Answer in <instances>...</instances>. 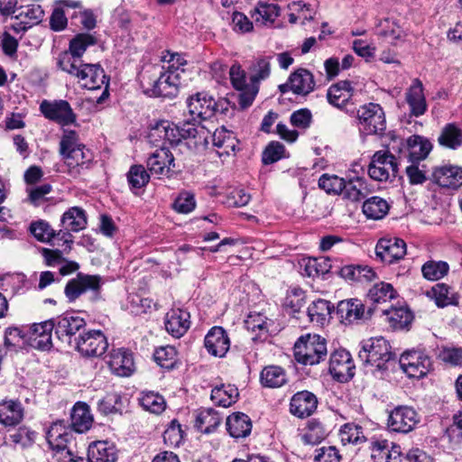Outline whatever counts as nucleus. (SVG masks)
<instances>
[{
	"label": "nucleus",
	"mask_w": 462,
	"mask_h": 462,
	"mask_svg": "<svg viewBox=\"0 0 462 462\" xmlns=\"http://www.w3.org/2000/svg\"><path fill=\"white\" fill-rule=\"evenodd\" d=\"M60 153L65 160L68 173L76 178L88 170L93 162L92 151L79 142L74 130H65L60 142Z\"/></svg>",
	"instance_id": "1"
},
{
	"label": "nucleus",
	"mask_w": 462,
	"mask_h": 462,
	"mask_svg": "<svg viewBox=\"0 0 462 462\" xmlns=\"http://www.w3.org/2000/svg\"><path fill=\"white\" fill-rule=\"evenodd\" d=\"M358 357L365 365H371L374 369V374L378 372L382 374L389 369V365L395 358L389 342L383 337H370L360 342Z\"/></svg>",
	"instance_id": "2"
},
{
	"label": "nucleus",
	"mask_w": 462,
	"mask_h": 462,
	"mask_svg": "<svg viewBox=\"0 0 462 462\" xmlns=\"http://www.w3.org/2000/svg\"><path fill=\"white\" fill-rule=\"evenodd\" d=\"M294 358L304 365H314L325 360L328 349L326 339L319 335L308 334L294 344Z\"/></svg>",
	"instance_id": "3"
},
{
	"label": "nucleus",
	"mask_w": 462,
	"mask_h": 462,
	"mask_svg": "<svg viewBox=\"0 0 462 462\" xmlns=\"http://www.w3.org/2000/svg\"><path fill=\"white\" fill-rule=\"evenodd\" d=\"M55 325V337L64 346L73 347L78 341V333H83L86 320L77 312H65L53 318Z\"/></svg>",
	"instance_id": "4"
},
{
	"label": "nucleus",
	"mask_w": 462,
	"mask_h": 462,
	"mask_svg": "<svg viewBox=\"0 0 462 462\" xmlns=\"http://www.w3.org/2000/svg\"><path fill=\"white\" fill-rule=\"evenodd\" d=\"M47 442L58 461L73 456V434L64 420L53 422L46 433Z\"/></svg>",
	"instance_id": "5"
},
{
	"label": "nucleus",
	"mask_w": 462,
	"mask_h": 462,
	"mask_svg": "<svg viewBox=\"0 0 462 462\" xmlns=\"http://www.w3.org/2000/svg\"><path fill=\"white\" fill-rule=\"evenodd\" d=\"M356 119L363 134H380L386 128L385 116L379 104L369 103L356 110Z\"/></svg>",
	"instance_id": "6"
},
{
	"label": "nucleus",
	"mask_w": 462,
	"mask_h": 462,
	"mask_svg": "<svg viewBox=\"0 0 462 462\" xmlns=\"http://www.w3.org/2000/svg\"><path fill=\"white\" fill-rule=\"evenodd\" d=\"M399 364L402 371L411 378H422L432 368L431 358L421 349L405 351Z\"/></svg>",
	"instance_id": "7"
},
{
	"label": "nucleus",
	"mask_w": 462,
	"mask_h": 462,
	"mask_svg": "<svg viewBox=\"0 0 462 462\" xmlns=\"http://www.w3.org/2000/svg\"><path fill=\"white\" fill-rule=\"evenodd\" d=\"M107 347L106 337L101 330L94 329L79 333L78 341L72 348L85 357H100L106 353Z\"/></svg>",
	"instance_id": "8"
},
{
	"label": "nucleus",
	"mask_w": 462,
	"mask_h": 462,
	"mask_svg": "<svg viewBox=\"0 0 462 462\" xmlns=\"http://www.w3.org/2000/svg\"><path fill=\"white\" fill-rule=\"evenodd\" d=\"M101 284V276L79 273L75 278L68 281L64 288V293L69 302H74L88 291L94 293V299L96 300L99 293Z\"/></svg>",
	"instance_id": "9"
},
{
	"label": "nucleus",
	"mask_w": 462,
	"mask_h": 462,
	"mask_svg": "<svg viewBox=\"0 0 462 462\" xmlns=\"http://www.w3.org/2000/svg\"><path fill=\"white\" fill-rule=\"evenodd\" d=\"M40 110L45 118L62 126L75 125L77 122V115L69 103L63 99L43 100L40 105Z\"/></svg>",
	"instance_id": "10"
},
{
	"label": "nucleus",
	"mask_w": 462,
	"mask_h": 462,
	"mask_svg": "<svg viewBox=\"0 0 462 462\" xmlns=\"http://www.w3.org/2000/svg\"><path fill=\"white\" fill-rule=\"evenodd\" d=\"M419 421V415L412 407L400 405L390 412L387 426L392 431L408 433L415 428Z\"/></svg>",
	"instance_id": "11"
},
{
	"label": "nucleus",
	"mask_w": 462,
	"mask_h": 462,
	"mask_svg": "<svg viewBox=\"0 0 462 462\" xmlns=\"http://www.w3.org/2000/svg\"><path fill=\"white\" fill-rule=\"evenodd\" d=\"M355 368L352 356L346 349H337L330 355L328 371L337 381L346 383L351 380Z\"/></svg>",
	"instance_id": "12"
},
{
	"label": "nucleus",
	"mask_w": 462,
	"mask_h": 462,
	"mask_svg": "<svg viewBox=\"0 0 462 462\" xmlns=\"http://www.w3.org/2000/svg\"><path fill=\"white\" fill-rule=\"evenodd\" d=\"M146 166L151 174L171 177L176 171L175 159L169 148L164 143L153 152L146 161Z\"/></svg>",
	"instance_id": "13"
},
{
	"label": "nucleus",
	"mask_w": 462,
	"mask_h": 462,
	"mask_svg": "<svg viewBox=\"0 0 462 462\" xmlns=\"http://www.w3.org/2000/svg\"><path fill=\"white\" fill-rule=\"evenodd\" d=\"M180 85V74L170 69L162 73L152 88L147 89L145 93L153 97L173 98L179 93Z\"/></svg>",
	"instance_id": "14"
},
{
	"label": "nucleus",
	"mask_w": 462,
	"mask_h": 462,
	"mask_svg": "<svg viewBox=\"0 0 462 462\" xmlns=\"http://www.w3.org/2000/svg\"><path fill=\"white\" fill-rule=\"evenodd\" d=\"M375 254L382 263L392 264L406 254V244L397 237L381 238L376 244Z\"/></svg>",
	"instance_id": "15"
},
{
	"label": "nucleus",
	"mask_w": 462,
	"mask_h": 462,
	"mask_svg": "<svg viewBox=\"0 0 462 462\" xmlns=\"http://www.w3.org/2000/svg\"><path fill=\"white\" fill-rule=\"evenodd\" d=\"M373 310L365 308L362 300L358 299L344 300L337 303L336 313L344 324H353L364 319H369L372 316Z\"/></svg>",
	"instance_id": "16"
},
{
	"label": "nucleus",
	"mask_w": 462,
	"mask_h": 462,
	"mask_svg": "<svg viewBox=\"0 0 462 462\" xmlns=\"http://www.w3.org/2000/svg\"><path fill=\"white\" fill-rule=\"evenodd\" d=\"M354 88L349 80H340L331 85L327 92V98L330 105L346 111L351 115L356 113V108L349 109L348 105L351 103Z\"/></svg>",
	"instance_id": "17"
},
{
	"label": "nucleus",
	"mask_w": 462,
	"mask_h": 462,
	"mask_svg": "<svg viewBox=\"0 0 462 462\" xmlns=\"http://www.w3.org/2000/svg\"><path fill=\"white\" fill-rule=\"evenodd\" d=\"M215 99L205 92L191 96L187 100L188 113L193 121H202L213 117Z\"/></svg>",
	"instance_id": "18"
},
{
	"label": "nucleus",
	"mask_w": 462,
	"mask_h": 462,
	"mask_svg": "<svg viewBox=\"0 0 462 462\" xmlns=\"http://www.w3.org/2000/svg\"><path fill=\"white\" fill-rule=\"evenodd\" d=\"M204 346L211 356L224 357L230 348V339L222 327L215 326L207 333Z\"/></svg>",
	"instance_id": "19"
},
{
	"label": "nucleus",
	"mask_w": 462,
	"mask_h": 462,
	"mask_svg": "<svg viewBox=\"0 0 462 462\" xmlns=\"http://www.w3.org/2000/svg\"><path fill=\"white\" fill-rule=\"evenodd\" d=\"M432 180L443 188L456 189L462 186V168L451 164L437 166L432 171Z\"/></svg>",
	"instance_id": "20"
},
{
	"label": "nucleus",
	"mask_w": 462,
	"mask_h": 462,
	"mask_svg": "<svg viewBox=\"0 0 462 462\" xmlns=\"http://www.w3.org/2000/svg\"><path fill=\"white\" fill-rule=\"evenodd\" d=\"M405 100L409 105L411 116L419 117L426 113L428 106L420 79H414L412 80L411 85L406 90Z\"/></svg>",
	"instance_id": "21"
},
{
	"label": "nucleus",
	"mask_w": 462,
	"mask_h": 462,
	"mask_svg": "<svg viewBox=\"0 0 462 462\" xmlns=\"http://www.w3.org/2000/svg\"><path fill=\"white\" fill-rule=\"evenodd\" d=\"M318 399L309 391L296 393L291 399L290 411L298 418H307L317 409Z\"/></svg>",
	"instance_id": "22"
},
{
	"label": "nucleus",
	"mask_w": 462,
	"mask_h": 462,
	"mask_svg": "<svg viewBox=\"0 0 462 462\" xmlns=\"http://www.w3.org/2000/svg\"><path fill=\"white\" fill-rule=\"evenodd\" d=\"M111 372L118 376H130L134 370L133 354L124 348L113 350L107 362Z\"/></svg>",
	"instance_id": "23"
},
{
	"label": "nucleus",
	"mask_w": 462,
	"mask_h": 462,
	"mask_svg": "<svg viewBox=\"0 0 462 462\" xmlns=\"http://www.w3.org/2000/svg\"><path fill=\"white\" fill-rule=\"evenodd\" d=\"M190 315L181 309L171 310L166 314L165 329L174 337H182L189 328Z\"/></svg>",
	"instance_id": "24"
},
{
	"label": "nucleus",
	"mask_w": 462,
	"mask_h": 462,
	"mask_svg": "<svg viewBox=\"0 0 462 462\" xmlns=\"http://www.w3.org/2000/svg\"><path fill=\"white\" fill-rule=\"evenodd\" d=\"M24 418V408L19 400H3L0 402V424L14 427Z\"/></svg>",
	"instance_id": "25"
},
{
	"label": "nucleus",
	"mask_w": 462,
	"mask_h": 462,
	"mask_svg": "<svg viewBox=\"0 0 462 462\" xmlns=\"http://www.w3.org/2000/svg\"><path fill=\"white\" fill-rule=\"evenodd\" d=\"M212 143L219 157L235 154L239 141L234 133L225 127L217 128L212 134Z\"/></svg>",
	"instance_id": "26"
},
{
	"label": "nucleus",
	"mask_w": 462,
	"mask_h": 462,
	"mask_svg": "<svg viewBox=\"0 0 462 462\" xmlns=\"http://www.w3.org/2000/svg\"><path fill=\"white\" fill-rule=\"evenodd\" d=\"M93 423V415L86 402H78L74 404L70 413V430L78 433L88 431Z\"/></svg>",
	"instance_id": "27"
},
{
	"label": "nucleus",
	"mask_w": 462,
	"mask_h": 462,
	"mask_svg": "<svg viewBox=\"0 0 462 462\" xmlns=\"http://www.w3.org/2000/svg\"><path fill=\"white\" fill-rule=\"evenodd\" d=\"M226 427L228 434L234 439L246 438L252 431V420L244 412H233L226 418Z\"/></svg>",
	"instance_id": "28"
},
{
	"label": "nucleus",
	"mask_w": 462,
	"mask_h": 462,
	"mask_svg": "<svg viewBox=\"0 0 462 462\" xmlns=\"http://www.w3.org/2000/svg\"><path fill=\"white\" fill-rule=\"evenodd\" d=\"M372 457L384 462H400L401 447L386 439H378L371 443Z\"/></svg>",
	"instance_id": "29"
},
{
	"label": "nucleus",
	"mask_w": 462,
	"mask_h": 462,
	"mask_svg": "<svg viewBox=\"0 0 462 462\" xmlns=\"http://www.w3.org/2000/svg\"><path fill=\"white\" fill-rule=\"evenodd\" d=\"M290 84L292 85V92L298 96H308L315 89L313 74L303 68L297 69L291 75Z\"/></svg>",
	"instance_id": "30"
},
{
	"label": "nucleus",
	"mask_w": 462,
	"mask_h": 462,
	"mask_svg": "<svg viewBox=\"0 0 462 462\" xmlns=\"http://www.w3.org/2000/svg\"><path fill=\"white\" fill-rule=\"evenodd\" d=\"M281 8L277 4L260 1L251 12L256 25L271 26L280 16Z\"/></svg>",
	"instance_id": "31"
},
{
	"label": "nucleus",
	"mask_w": 462,
	"mask_h": 462,
	"mask_svg": "<svg viewBox=\"0 0 462 462\" xmlns=\"http://www.w3.org/2000/svg\"><path fill=\"white\" fill-rule=\"evenodd\" d=\"M431 142L421 135L413 134L407 139L408 159L409 162H420L427 158L432 150Z\"/></svg>",
	"instance_id": "32"
},
{
	"label": "nucleus",
	"mask_w": 462,
	"mask_h": 462,
	"mask_svg": "<svg viewBox=\"0 0 462 462\" xmlns=\"http://www.w3.org/2000/svg\"><path fill=\"white\" fill-rule=\"evenodd\" d=\"M84 74L79 79L82 81V87L88 89H98L103 85L108 87L109 79L106 76L103 68L99 64L87 63L84 66Z\"/></svg>",
	"instance_id": "33"
},
{
	"label": "nucleus",
	"mask_w": 462,
	"mask_h": 462,
	"mask_svg": "<svg viewBox=\"0 0 462 462\" xmlns=\"http://www.w3.org/2000/svg\"><path fill=\"white\" fill-rule=\"evenodd\" d=\"M88 456L90 462H116L117 450L108 441H96L88 446Z\"/></svg>",
	"instance_id": "34"
},
{
	"label": "nucleus",
	"mask_w": 462,
	"mask_h": 462,
	"mask_svg": "<svg viewBox=\"0 0 462 462\" xmlns=\"http://www.w3.org/2000/svg\"><path fill=\"white\" fill-rule=\"evenodd\" d=\"M437 141L443 148L457 150L462 146V128L457 123H448L440 129Z\"/></svg>",
	"instance_id": "35"
},
{
	"label": "nucleus",
	"mask_w": 462,
	"mask_h": 462,
	"mask_svg": "<svg viewBox=\"0 0 462 462\" xmlns=\"http://www.w3.org/2000/svg\"><path fill=\"white\" fill-rule=\"evenodd\" d=\"M222 421L220 414L212 408L197 411L194 427L200 432L210 434L214 432Z\"/></svg>",
	"instance_id": "36"
},
{
	"label": "nucleus",
	"mask_w": 462,
	"mask_h": 462,
	"mask_svg": "<svg viewBox=\"0 0 462 462\" xmlns=\"http://www.w3.org/2000/svg\"><path fill=\"white\" fill-rule=\"evenodd\" d=\"M371 189L368 188L367 180L362 177H355L345 180L344 190H342L343 198L352 202L361 201L366 198Z\"/></svg>",
	"instance_id": "37"
},
{
	"label": "nucleus",
	"mask_w": 462,
	"mask_h": 462,
	"mask_svg": "<svg viewBox=\"0 0 462 462\" xmlns=\"http://www.w3.org/2000/svg\"><path fill=\"white\" fill-rule=\"evenodd\" d=\"M60 223L63 228L79 232L87 226V213L82 208L72 207L63 213Z\"/></svg>",
	"instance_id": "38"
},
{
	"label": "nucleus",
	"mask_w": 462,
	"mask_h": 462,
	"mask_svg": "<svg viewBox=\"0 0 462 462\" xmlns=\"http://www.w3.org/2000/svg\"><path fill=\"white\" fill-rule=\"evenodd\" d=\"M333 308L328 300L319 299L314 300L308 307L306 313L303 312L302 315L306 316L310 322L318 326H323Z\"/></svg>",
	"instance_id": "39"
},
{
	"label": "nucleus",
	"mask_w": 462,
	"mask_h": 462,
	"mask_svg": "<svg viewBox=\"0 0 462 462\" xmlns=\"http://www.w3.org/2000/svg\"><path fill=\"white\" fill-rule=\"evenodd\" d=\"M38 433L28 426H20L8 436L14 448L27 449L32 448L37 439Z\"/></svg>",
	"instance_id": "40"
},
{
	"label": "nucleus",
	"mask_w": 462,
	"mask_h": 462,
	"mask_svg": "<svg viewBox=\"0 0 462 462\" xmlns=\"http://www.w3.org/2000/svg\"><path fill=\"white\" fill-rule=\"evenodd\" d=\"M210 397L216 404L226 408L236 402L239 393L234 384H221L212 389Z\"/></svg>",
	"instance_id": "41"
},
{
	"label": "nucleus",
	"mask_w": 462,
	"mask_h": 462,
	"mask_svg": "<svg viewBox=\"0 0 462 462\" xmlns=\"http://www.w3.org/2000/svg\"><path fill=\"white\" fill-rule=\"evenodd\" d=\"M339 274L345 280L357 282H369L376 276L373 268L367 265H346L340 269Z\"/></svg>",
	"instance_id": "42"
},
{
	"label": "nucleus",
	"mask_w": 462,
	"mask_h": 462,
	"mask_svg": "<svg viewBox=\"0 0 462 462\" xmlns=\"http://www.w3.org/2000/svg\"><path fill=\"white\" fill-rule=\"evenodd\" d=\"M199 121H193L192 117L185 119L180 124L173 123V130L170 132V136L173 139V145H178L181 140L196 138L199 134Z\"/></svg>",
	"instance_id": "43"
},
{
	"label": "nucleus",
	"mask_w": 462,
	"mask_h": 462,
	"mask_svg": "<svg viewBox=\"0 0 462 462\" xmlns=\"http://www.w3.org/2000/svg\"><path fill=\"white\" fill-rule=\"evenodd\" d=\"M260 381L264 387L279 388L287 383L285 370L278 365H269L263 369Z\"/></svg>",
	"instance_id": "44"
},
{
	"label": "nucleus",
	"mask_w": 462,
	"mask_h": 462,
	"mask_svg": "<svg viewBox=\"0 0 462 462\" xmlns=\"http://www.w3.org/2000/svg\"><path fill=\"white\" fill-rule=\"evenodd\" d=\"M382 312L388 317L390 326L396 330L407 328L413 319L411 311L404 307L382 310Z\"/></svg>",
	"instance_id": "45"
},
{
	"label": "nucleus",
	"mask_w": 462,
	"mask_h": 462,
	"mask_svg": "<svg viewBox=\"0 0 462 462\" xmlns=\"http://www.w3.org/2000/svg\"><path fill=\"white\" fill-rule=\"evenodd\" d=\"M429 294L434 299L437 306L440 308L458 303L456 293L446 283L435 284Z\"/></svg>",
	"instance_id": "46"
},
{
	"label": "nucleus",
	"mask_w": 462,
	"mask_h": 462,
	"mask_svg": "<svg viewBox=\"0 0 462 462\" xmlns=\"http://www.w3.org/2000/svg\"><path fill=\"white\" fill-rule=\"evenodd\" d=\"M303 273L308 277H319L329 273L330 259L327 257H310L303 260Z\"/></svg>",
	"instance_id": "47"
},
{
	"label": "nucleus",
	"mask_w": 462,
	"mask_h": 462,
	"mask_svg": "<svg viewBox=\"0 0 462 462\" xmlns=\"http://www.w3.org/2000/svg\"><path fill=\"white\" fill-rule=\"evenodd\" d=\"M388 202L377 196L367 199L363 204V213L371 219H381L389 211Z\"/></svg>",
	"instance_id": "48"
},
{
	"label": "nucleus",
	"mask_w": 462,
	"mask_h": 462,
	"mask_svg": "<svg viewBox=\"0 0 462 462\" xmlns=\"http://www.w3.org/2000/svg\"><path fill=\"white\" fill-rule=\"evenodd\" d=\"M84 63L80 58L72 56L71 54L60 53L58 58L57 65L62 70L65 71L79 79H81L84 73Z\"/></svg>",
	"instance_id": "49"
},
{
	"label": "nucleus",
	"mask_w": 462,
	"mask_h": 462,
	"mask_svg": "<svg viewBox=\"0 0 462 462\" xmlns=\"http://www.w3.org/2000/svg\"><path fill=\"white\" fill-rule=\"evenodd\" d=\"M126 179L130 189L136 194L135 190L144 188L150 181V173L142 164L132 165L126 173Z\"/></svg>",
	"instance_id": "50"
},
{
	"label": "nucleus",
	"mask_w": 462,
	"mask_h": 462,
	"mask_svg": "<svg viewBox=\"0 0 462 462\" xmlns=\"http://www.w3.org/2000/svg\"><path fill=\"white\" fill-rule=\"evenodd\" d=\"M139 403L143 410L156 414L162 412L166 407L163 396L152 391L142 392Z\"/></svg>",
	"instance_id": "51"
},
{
	"label": "nucleus",
	"mask_w": 462,
	"mask_h": 462,
	"mask_svg": "<svg viewBox=\"0 0 462 462\" xmlns=\"http://www.w3.org/2000/svg\"><path fill=\"white\" fill-rule=\"evenodd\" d=\"M173 130V123L168 120H160L151 125L148 138L151 143H155L160 140L173 145V139L170 136V132Z\"/></svg>",
	"instance_id": "52"
},
{
	"label": "nucleus",
	"mask_w": 462,
	"mask_h": 462,
	"mask_svg": "<svg viewBox=\"0 0 462 462\" xmlns=\"http://www.w3.org/2000/svg\"><path fill=\"white\" fill-rule=\"evenodd\" d=\"M97 43V39L89 33H79L70 42L69 51L64 53L71 54L74 57L80 58L87 51L88 47Z\"/></svg>",
	"instance_id": "53"
},
{
	"label": "nucleus",
	"mask_w": 462,
	"mask_h": 462,
	"mask_svg": "<svg viewBox=\"0 0 462 462\" xmlns=\"http://www.w3.org/2000/svg\"><path fill=\"white\" fill-rule=\"evenodd\" d=\"M339 436L343 445L359 444L365 441L363 428L355 423H346L339 430Z\"/></svg>",
	"instance_id": "54"
},
{
	"label": "nucleus",
	"mask_w": 462,
	"mask_h": 462,
	"mask_svg": "<svg viewBox=\"0 0 462 462\" xmlns=\"http://www.w3.org/2000/svg\"><path fill=\"white\" fill-rule=\"evenodd\" d=\"M367 296L374 303H381L396 298L397 292L392 284L382 282L374 284Z\"/></svg>",
	"instance_id": "55"
},
{
	"label": "nucleus",
	"mask_w": 462,
	"mask_h": 462,
	"mask_svg": "<svg viewBox=\"0 0 462 462\" xmlns=\"http://www.w3.org/2000/svg\"><path fill=\"white\" fill-rule=\"evenodd\" d=\"M97 410L105 414L122 413L124 410L122 396L116 393H107L98 401Z\"/></svg>",
	"instance_id": "56"
},
{
	"label": "nucleus",
	"mask_w": 462,
	"mask_h": 462,
	"mask_svg": "<svg viewBox=\"0 0 462 462\" xmlns=\"http://www.w3.org/2000/svg\"><path fill=\"white\" fill-rule=\"evenodd\" d=\"M153 358L162 368L171 370L177 364V350L172 346H161L155 350Z\"/></svg>",
	"instance_id": "57"
},
{
	"label": "nucleus",
	"mask_w": 462,
	"mask_h": 462,
	"mask_svg": "<svg viewBox=\"0 0 462 462\" xmlns=\"http://www.w3.org/2000/svg\"><path fill=\"white\" fill-rule=\"evenodd\" d=\"M449 270L448 264L444 261H428L421 267V273L429 281H438L443 278Z\"/></svg>",
	"instance_id": "58"
},
{
	"label": "nucleus",
	"mask_w": 462,
	"mask_h": 462,
	"mask_svg": "<svg viewBox=\"0 0 462 462\" xmlns=\"http://www.w3.org/2000/svg\"><path fill=\"white\" fill-rule=\"evenodd\" d=\"M327 436L324 426L317 420H310L305 432L301 435V440L306 445H317Z\"/></svg>",
	"instance_id": "59"
},
{
	"label": "nucleus",
	"mask_w": 462,
	"mask_h": 462,
	"mask_svg": "<svg viewBox=\"0 0 462 462\" xmlns=\"http://www.w3.org/2000/svg\"><path fill=\"white\" fill-rule=\"evenodd\" d=\"M319 187L330 195H339L344 190L345 180L337 175L322 174L319 179Z\"/></svg>",
	"instance_id": "60"
},
{
	"label": "nucleus",
	"mask_w": 462,
	"mask_h": 462,
	"mask_svg": "<svg viewBox=\"0 0 462 462\" xmlns=\"http://www.w3.org/2000/svg\"><path fill=\"white\" fill-rule=\"evenodd\" d=\"M44 11L40 5H28L23 8L17 15L16 20H23L31 28L42 21Z\"/></svg>",
	"instance_id": "61"
},
{
	"label": "nucleus",
	"mask_w": 462,
	"mask_h": 462,
	"mask_svg": "<svg viewBox=\"0 0 462 462\" xmlns=\"http://www.w3.org/2000/svg\"><path fill=\"white\" fill-rule=\"evenodd\" d=\"M30 232L38 241L43 243H51V240L56 237V231L44 220L32 222Z\"/></svg>",
	"instance_id": "62"
},
{
	"label": "nucleus",
	"mask_w": 462,
	"mask_h": 462,
	"mask_svg": "<svg viewBox=\"0 0 462 462\" xmlns=\"http://www.w3.org/2000/svg\"><path fill=\"white\" fill-rule=\"evenodd\" d=\"M52 190V186L49 183H44L40 186H32L26 188L28 194L26 201L35 207L42 205L46 200V195L50 194Z\"/></svg>",
	"instance_id": "63"
},
{
	"label": "nucleus",
	"mask_w": 462,
	"mask_h": 462,
	"mask_svg": "<svg viewBox=\"0 0 462 462\" xmlns=\"http://www.w3.org/2000/svg\"><path fill=\"white\" fill-rule=\"evenodd\" d=\"M342 457L338 449L334 446L316 448L313 462H341Z\"/></svg>",
	"instance_id": "64"
}]
</instances>
